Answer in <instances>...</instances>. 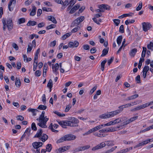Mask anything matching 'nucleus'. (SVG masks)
Segmentation results:
<instances>
[{"label": "nucleus", "instance_id": "1", "mask_svg": "<svg viewBox=\"0 0 153 153\" xmlns=\"http://www.w3.org/2000/svg\"><path fill=\"white\" fill-rule=\"evenodd\" d=\"M45 111H43L39 117L36 120H39V123L37 124L40 127L44 128H46L47 126L46 125L47 122L49 118L46 116L45 117Z\"/></svg>", "mask_w": 153, "mask_h": 153}, {"label": "nucleus", "instance_id": "2", "mask_svg": "<svg viewBox=\"0 0 153 153\" xmlns=\"http://www.w3.org/2000/svg\"><path fill=\"white\" fill-rule=\"evenodd\" d=\"M42 145L43 143L42 142H36L33 143L32 145L34 149H32V151L37 153H40V150L39 148L42 146Z\"/></svg>", "mask_w": 153, "mask_h": 153}, {"label": "nucleus", "instance_id": "3", "mask_svg": "<svg viewBox=\"0 0 153 153\" xmlns=\"http://www.w3.org/2000/svg\"><path fill=\"white\" fill-rule=\"evenodd\" d=\"M85 19L84 16H81L75 20L72 23L71 27H74L78 25Z\"/></svg>", "mask_w": 153, "mask_h": 153}, {"label": "nucleus", "instance_id": "4", "mask_svg": "<svg viewBox=\"0 0 153 153\" xmlns=\"http://www.w3.org/2000/svg\"><path fill=\"white\" fill-rule=\"evenodd\" d=\"M5 19L6 20V24L8 30L9 31L13 29V25L12 19L9 18L7 19Z\"/></svg>", "mask_w": 153, "mask_h": 153}, {"label": "nucleus", "instance_id": "5", "mask_svg": "<svg viewBox=\"0 0 153 153\" xmlns=\"http://www.w3.org/2000/svg\"><path fill=\"white\" fill-rule=\"evenodd\" d=\"M143 28V31L146 32L152 27L151 24L148 22H144L142 23Z\"/></svg>", "mask_w": 153, "mask_h": 153}, {"label": "nucleus", "instance_id": "6", "mask_svg": "<svg viewBox=\"0 0 153 153\" xmlns=\"http://www.w3.org/2000/svg\"><path fill=\"white\" fill-rule=\"evenodd\" d=\"M65 137L66 141H71L75 139L76 137L72 134H68L65 135Z\"/></svg>", "mask_w": 153, "mask_h": 153}, {"label": "nucleus", "instance_id": "7", "mask_svg": "<svg viewBox=\"0 0 153 153\" xmlns=\"http://www.w3.org/2000/svg\"><path fill=\"white\" fill-rule=\"evenodd\" d=\"M16 2V0H11L10 1L8 5V7L10 11H12L13 10V7L15 5Z\"/></svg>", "mask_w": 153, "mask_h": 153}, {"label": "nucleus", "instance_id": "8", "mask_svg": "<svg viewBox=\"0 0 153 153\" xmlns=\"http://www.w3.org/2000/svg\"><path fill=\"white\" fill-rule=\"evenodd\" d=\"M105 143L103 142H102L101 143L98 144L96 146H95L93 147L92 148V150L93 151L97 150L105 147Z\"/></svg>", "mask_w": 153, "mask_h": 153}, {"label": "nucleus", "instance_id": "9", "mask_svg": "<svg viewBox=\"0 0 153 153\" xmlns=\"http://www.w3.org/2000/svg\"><path fill=\"white\" fill-rule=\"evenodd\" d=\"M58 126V125L57 124H54L53 125L52 123H51L48 127V128L50 129H51L52 131L53 132H58V131L53 129V127L55 128H56Z\"/></svg>", "mask_w": 153, "mask_h": 153}, {"label": "nucleus", "instance_id": "10", "mask_svg": "<svg viewBox=\"0 0 153 153\" xmlns=\"http://www.w3.org/2000/svg\"><path fill=\"white\" fill-rule=\"evenodd\" d=\"M98 130H99L98 129V128H97V127L96 126V127H94L93 128H92L90 129L85 133L83 134V136H85L87 135L88 134H89L92 133L93 132H95L96 131H97Z\"/></svg>", "mask_w": 153, "mask_h": 153}, {"label": "nucleus", "instance_id": "11", "mask_svg": "<svg viewBox=\"0 0 153 153\" xmlns=\"http://www.w3.org/2000/svg\"><path fill=\"white\" fill-rule=\"evenodd\" d=\"M59 68V65L58 63H56L55 65L52 64V69L53 72L57 74V70Z\"/></svg>", "mask_w": 153, "mask_h": 153}, {"label": "nucleus", "instance_id": "12", "mask_svg": "<svg viewBox=\"0 0 153 153\" xmlns=\"http://www.w3.org/2000/svg\"><path fill=\"white\" fill-rule=\"evenodd\" d=\"M43 131L40 128L39 129L36 133V134H35V135L34 137V138H38L39 139V138L41 136L42 134H43Z\"/></svg>", "mask_w": 153, "mask_h": 153}, {"label": "nucleus", "instance_id": "13", "mask_svg": "<svg viewBox=\"0 0 153 153\" xmlns=\"http://www.w3.org/2000/svg\"><path fill=\"white\" fill-rule=\"evenodd\" d=\"M98 7L100 9L103 8L106 10H109L110 7L106 4H102L98 5Z\"/></svg>", "mask_w": 153, "mask_h": 153}, {"label": "nucleus", "instance_id": "14", "mask_svg": "<svg viewBox=\"0 0 153 153\" xmlns=\"http://www.w3.org/2000/svg\"><path fill=\"white\" fill-rule=\"evenodd\" d=\"M90 147V146L89 145H86L83 146L79 147L78 148V149H77V151L78 152H79L83 150H84L85 149H88Z\"/></svg>", "mask_w": 153, "mask_h": 153}, {"label": "nucleus", "instance_id": "15", "mask_svg": "<svg viewBox=\"0 0 153 153\" xmlns=\"http://www.w3.org/2000/svg\"><path fill=\"white\" fill-rule=\"evenodd\" d=\"M79 7V6L78 5H75L71 10L70 13L73 14L74 13Z\"/></svg>", "mask_w": 153, "mask_h": 153}, {"label": "nucleus", "instance_id": "16", "mask_svg": "<svg viewBox=\"0 0 153 153\" xmlns=\"http://www.w3.org/2000/svg\"><path fill=\"white\" fill-rule=\"evenodd\" d=\"M70 121L73 123L77 124L79 121L78 119L74 117H71L69 118Z\"/></svg>", "mask_w": 153, "mask_h": 153}, {"label": "nucleus", "instance_id": "17", "mask_svg": "<svg viewBox=\"0 0 153 153\" xmlns=\"http://www.w3.org/2000/svg\"><path fill=\"white\" fill-rule=\"evenodd\" d=\"M48 139V136L45 134H43L39 139L43 142H45Z\"/></svg>", "mask_w": 153, "mask_h": 153}, {"label": "nucleus", "instance_id": "18", "mask_svg": "<svg viewBox=\"0 0 153 153\" xmlns=\"http://www.w3.org/2000/svg\"><path fill=\"white\" fill-rule=\"evenodd\" d=\"M36 8L35 6H32V9L31 12L30 13V15L31 16H34L36 13Z\"/></svg>", "mask_w": 153, "mask_h": 153}, {"label": "nucleus", "instance_id": "19", "mask_svg": "<svg viewBox=\"0 0 153 153\" xmlns=\"http://www.w3.org/2000/svg\"><path fill=\"white\" fill-rule=\"evenodd\" d=\"M44 70L43 73V76L44 77H45L46 76V72L48 70L47 68L48 67L47 66V64L46 63H45L44 64Z\"/></svg>", "mask_w": 153, "mask_h": 153}, {"label": "nucleus", "instance_id": "20", "mask_svg": "<svg viewBox=\"0 0 153 153\" xmlns=\"http://www.w3.org/2000/svg\"><path fill=\"white\" fill-rule=\"evenodd\" d=\"M127 119V118L126 117H123L119 118H118L116 119L117 123H118L120 122H122L124 121Z\"/></svg>", "mask_w": 153, "mask_h": 153}, {"label": "nucleus", "instance_id": "21", "mask_svg": "<svg viewBox=\"0 0 153 153\" xmlns=\"http://www.w3.org/2000/svg\"><path fill=\"white\" fill-rule=\"evenodd\" d=\"M138 96H139L138 94H135L127 97L126 98V100L128 101L134 100L136 98L138 97Z\"/></svg>", "mask_w": 153, "mask_h": 153}, {"label": "nucleus", "instance_id": "22", "mask_svg": "<svg viewBox=\"0 0 153 153\" xmlns=\"http://www.w3.org/2000/svg\"><path fill=\"white\" fill-rule=\"evenodd\" d=\"M48 19L49 21H52L53 23L56 24L57 21L54 17L52 16H49L48 17Z\"/></svg>", "mask_w": 153, "mask_h": 153}, {"label": "nucleus", "instance_id": "23", "mask_svg": "<svg viewBox=\"0 0 153 153\" xmlns=\"http://www.w3.org/2000/svg\"><path fill=\"white\" fill-rule=\"evenodd\" d=\"M66 150V146H63L57 149L56 150L57 153H61Z\"/></svg>", "mask_w": 153, "mask_h": 153}, {"label": "nucleus", "instance_id": "24", "mask_svg": "<svg viewBox=\"0 0 153 153\" xmlns=\"http://www.w3.org/2000/svg\"><path fill=\"white\" fill-rule=\"evenodd\" d=\"M123 39L122 36H119L117 38V42L118 45L119 46L120 45Z\"/></svg>", "mask_w": 153, "mask_h": 153}, {"label": "nucleus", "instance_id": "25", "mask_svg": "<svg viewBox=\"0 0 153 153\" xmlns=\"http://www.w3.org/2000/svg\"><path fill=\"white\" fill-rule=\"evenodd\" d=\"M36 22L34 21H31L30 20L27 24V26H34L37 24Z\"/></svg>", "mask_w": 153, "mask_h": 153}, {"label": "nucleus", "instance_id": "26", "mask_svg": "<svg viewBox=\"0 0 153 153\" xmlns=\"http://www.w3.org/2000/svg\"><path fill=\"white\" fill-rule=\"evenodd\" d=\"M33 131L31 130V129L30 128H27L26 130L25 133L26 134H27V135L29 136L32 133Z\"/></svg>", "mask_w": 153, "mask_h": 153}, {"label": "nucleus", "instance_id": "27", "mask_svg": "<svg viewBox=\"0 0 153 153\" xmlns=\"http://www.w3.org/2000/svg\"><path fill=\"white\" fill-rule=\"evenodd\" d=\"M52 148V146L51 144H49L46 145V151L50 152Z\"/></svg>", "mask_w": 153, "mask_h": 153}, {"label": "nucleus", "instance_id": "28", "mask_svg": "<svg viewBox=\"0 0 153 153\" xmlns=\"http://www.w3.org/2000/svg\"><path fill=\"white\" fill-rule=\"evenodd\" d=\"M137 49L136 48L132 49L130 53V55L131 56H134L137 53Z\"/></svg>", "mask_w": 153, "mask_h": 153}, {"label": "nucleus", "instance_id": "29", "mask_svg": "<svg viewBox=\"0 0 153 153\" xmlns=\"http://www.w3.org/2000/svg\"><path fill=\"white\" fill-rule=\"evenodd\" d=\"M99 117L101 119H104L110 118L108 113L107 114H103L100 115V116Z\"/></svg>", "mask_w": 153, "mask_h": 153}, {"label": "nucleus", "instance_id": "30", "mask_svg": "<svg viewBox=\"0 0 153 153\" xmlns=\"http://www.w3.org/2000/svg\"><path fill=\"white\" fill-rule=\"evenodd\" d=\"M142 109L141 105L137 106L135 108H132L131 110V111L133 112L139 111L140 110Z\"/></svg>", "mask_w": 153, "mask_h": 153}, {"label": "nucleus", "instance_id": "31", "mask_svg": "<svg viewBox=\"0 0 153 153\" xmlns=\"http://www.w3.org/2000/svg\"><path fill=\"white\" fill-rule=\"evenodd\" d=\"M105 143H105V145H106L108 146H112L114 145V141L112 140L106 141L105 142Z\"/></svg>", "mask_w": 153, "mask_h": 153}, {"label": "nucleus", "instance_id": "32", "mask_svg": "<svg viewBox=\"0 0 153 153\" xmlns=\"http://www.w3.org/2000/svg\"><path fill=\"white\" fill-rule=\"evenodd\" d=\"M15 85L17 87H19L21 85L20 81L19 79H18L17 78L16 79Z\"/></svg>", "mask_w": 153, "mask_h": 153}, {"label": "nucleus", "instance_id": "33", "mask_svg": "<svg viewBox=\"0 0 153 153\" xmlns=\"http://www.w3.org/2000/svg\"><path fill=\"white\" fill-rule=\"evenodd\" d=\"M129 107L128 103L125 104L124 105H123L121 106H119L118 107V108L119 109H120L121 110H122V111H123V109L124 108H127L128 107Z\"/></svg>", "mask_w": 153, "mask_h": 153}, {"label": "nucleus", "instance_id": "34", "mask_svg": "<svg viewBox=\"0 0 153 153\" xmlns=\"http://www.w3.org/2000/svg\"><path fill=\"white\" fill-rule=\"evenodd\" d=\"M106 62V60H105L102 61L101 63V69L102 71H103L104 70L105 65Z\"/></svg>", "mask_w": 153, "mask_h": 153}, {"label": "nucleus", "instance_id": "35", "mask_svg": "<svg viewBox=\"0 0 153 153\" xmlns=\"http://www.w3.org/2000/svg\"><path fill=\"white\" fill-rule=\"evenodd\" d=\"M53 82L51 79H50L49 80L47 84V86L49 88H51L53 86Z\"/></svg>", "mask_w": 153, "mask_h": 153}, {"label": "nucleus", "instance_id": "36", "mask_svg": "<svg viewBox=\"0 0 153 153\" xmlns=\"http://www.w3.org/2000/svg\"><path fill=\"white\" fill-rule=\"evenodd\" d=\"M71 34L70 33H66L62 37V39L64 40L65 39L67 38L70 36Z\"/></svg>", "mask_w": 153, "mask_h": 153}, {"label": "nucleus", "instance_id": "37", "mask_svg": "<svg viewBox=\"0 0 153 153\" xmlns=\"http://www.w3.org/2000/svg\"><path fill=\"white\" fill-rule=\"evenodd\" d=\"M33 48V45L31 43H29L28 46V48L27 49V51L28 52H30Z\"/></svg>", "mask_w": 153, "mask_h": 153}, {"label": "nucleus", "instance_id": "38", "mask_svg": "<svg viewBox=\"0 0 153 153\" xmlns=\"http://www.w3.org/2000/svg\"><path fill=\"white\" fill-rule=\"evenodd\" d=\"M94 135L97 136L98 137H104L105 136V134H101L98 133H96L94 134Z\"/></svg>", "mask_w": 153, "mask_h": 153}, {"label": "nucleus", "instance_id": "39", "mask_svg": "<svg viewBox=\"0 0 153 153\" xmlns=\"http://www.w3.org/2000/svg\"><path fill=\"white\" fill-rule=\"evenodd\" d=\"M65 140V136L63 137H62L61 138L59 139L58 140L56 141V143H60L62 142Z\"/></svg>", "mask_w": 153, "mask_h": 153}, {"label": "nucleus", "instance_id": "40", "mask_svg": "<svg viewBox=\"0 0 153 153\" xmlns=\"http://www.w3.org/2000/svg\"><path fill=\"white\" fill-rule=\"evenodd\" d=\"M47 106L43 105H40L37 108L40 110H45L46 109Z\"/></svg>", "mask_w": 153, "mask_h": 153}, {"label": "nucleus", "instance_id": "41", "mask_svg": "<svg viewBox=\"0 0 153 153\" xmlns=\"http://www.w3.org/2000/svg\"><path fill=\"white\" fill-rule=\"evenodd\" d=\"M142 2L140 1L138 6H137L136 8V10L137 11L140 10L142 9Z\"/></svg>", "mask_w": 153, "mask_h": 153}, {"label": "nucleus", "instance_id": "42", "mask_svg": "<svg viewBox=\"0 0 153 153\" xmlns=\"http://www.w3.org/2000/svg\"><path fill=\"white\" fill-rule=\"evenodd\" d=\"M108 49H104L102 51V53L101 55V56H103L106 55L108 53Z\"/></svg>", "mask_w": 153, "mask_h": 153}, {"label": "nucleus", "instance_id": "43", "mask_svg": "<svg viewBox=\"0 0 153 153\" xmlns=\"http://www.w3.org/2000/svg\"><path fill=\"white\" fill-rule=\"evenodd\" d=\"M143 50L142 53V57L143 58L145 57L146 54V47H143Z\"/></svg>", "mask_w": 153, "mask_h": 153}, {"label": "nucleus", "instance_id": "44", "mask_svg": "<svg viewBox=\"0 0 153 153\" xmlns=\"http://www.w3.org/2000/svg\"><path fill=\"white\" fill-rule=\"evenodd\" d=\"M80 29V27L77 26L76 27L74 28L71 30V33H74L78 31V30Z\"/></svg>", "mask_w": 153, "mask_h": 153}, {"label": "nucleus", "instance_id": "45", "mask_svg": "<svg viewBox=\"0 0 153 153\" xmlns=\"http://www.w3.org/2000/svg\"><path fill=\"white\" fill-rule=\"evenodd\" d=\"M42 10L43 11H45L46 12H52V10L50 8H47L46 7H43L42 8Z\"/></svg>", "mask_w": 153, "mask_h": 153}, {"label": "nucleus", "instance_id": "46", "mask_svg": "<svg viewBox=\"0 0 153 153\" xmlns=\"http://www.w3.org/2000/svg\"><path fill=\"white\" fill-rule=\"evenodd\" d=\"M2 23L3 25V30L5 31L7 27L6 24V20L5 19H4L2 20Z\"/></svg>", "mask_w": 153, "mask_h": 153}, {"label": "nucleus", "instance_id": "47", "mask_svg": "<svg viewBox=\"0 0 153 153\" xmlns=\"http://www.w3.org/2000/svg\"><path fill=\"white\" fill-rule=\"evenodd\" d=\"M152 141H153V138L152 139H148L147 140L144 141L142 143H143V145H144L147 144L148 143H149L150 142Z\"/></svg>", "mask_w": 153, "mask_h": 153}, {"label": "nucleus", "instance_id": "48", "mask_svg": "<svg viewBox=\"0 0 153 153\" xmlns=\"http://www.w3.org/2000/svg\"><path fill=\"white\" fill-rule=\"evenodd\" d=\"M56 26V25L55 24H51L47 27L46 29L47 30H49L53 28H54Z\"/></svg>", "mask_w": 153, "mask_h": 153}, {"label": "nucleus", "instance_id": "49", "mask_svg": "<svg viewBox=\"0 0 153 153\" xmlns=\"http://www.w3.org/2000/svg\"><path fill=\"white\" fill-rule=\"evenodd\" d=\"M120 127V126H117L115 127H110V132H113L117 130V128H119Z\"/></svg>", "mask_w": 153, "mask_h": 153}, {"label": "nucleus", "instance_id": "50", "mask_svg": "<svg viewBox=\"0 0 153 153\" xmlns=\"http://www.w3.org/2000/svg\"><path fill=\"white\" fill-rule=\"evenodd\" d=\"M113 111L114 113V115L115 116L120 113L122 111V110H121L120 109H119L117 110Z\"/></svg>", "mask_w": 153, "mask_h": 153}, {"label": "nucleus", "instance_id": "51", "mask_svg": "<svg viewBox=\"0 0 153 153\" xmlns=\"http://www.w3.org/2000/svg\"><path fill=\"white\" fill-rule=\"evenodd\" d=\"M149 67L148 66H145L143 68V72L147 73L149 70Z\"/></svg>", "mask_w": 153, "mask_h": 153}, {"label": "nucleus", "instance_id": "52", "mask_svg": "<svg viewBox=\"0 0 153 153\" xmlns=\"http://www.w3.org/2000/svg\"><path fill=\"white\" fill-rule=\"evenodd\" d=\"M113 21L116 25L118 26L120 23V20L118 19H114L113 20Z\"/></svg>", "mask_w": 153, "mask_h": 153}, {"label": "nucleus", "instance_id": "53", "mask_svg": "<svg viewBox=\"0 0 153 153\" xmlns=\"http://www.w3.org/2000/svg\"><path fill=\"white\" fill-rule=\"evenodd\" d=\"M31 128L34 131H36L37 129L36 124L34 123H33L31 124Z\"/></svg>", "mask_w": 153, "mask_h": 153}, {"label": "nucleus", "instance_id": "54", "mask_svg": "<svg viewBox=\"0 0 153 153\" xmlns=\"http://www.w3.org/2000/svg\"><path fill=\"white\" fill-rule=\"evenodd\" d=\"M147 48L149 49L153 50V43L151 42L147 45Z\"/></svg>", "mask_w": 153, "mask_h": 153}, {"label": "nucleus", "instance_id": "55", "mask_svg": "<svg viewBox=\"0 0 153 153\" xmlns=\"http://www.w3.org/2000/svg\"><path fill=\"white\" fill-rule=\"evenodd\" d=\"M135 21L134 20H127L125 21V23L126 25H128L130 23H133Z\"/></svg>", "mask_w": 153, "mask_h": 153}, {"label": "nucleus", "instance_id": "56", "mask_svg": "<svg viewBox=\"0 0 153 153\" xmlns=\"http://www.w3.org/2000/svg\"><path fill=\"white\" fill-rule=\"evenodd\" d=\"M54 113L59 117H62L65 116V114H61V113L56 111L54 112Z\"/></svg>", "mask_w": 153, "mask_h": 153}, {"label": "nucleus", "instance_id": "57", "mask_svg": "<svg viewBox=\"0 0 153 153\" xmlns=\"http://www.w3.org/2000/svg\"><path fill=\"white\" fill-rule=\"evenodd\" d=\"M141 105V106L142 108V109L149 106V104H148V102H147L146 103H145L143 105Z\"/></svg>", "mask_w": 153, "mask_h": 153}, {"label": "nucleus", "instance_id": "58", "mask_svg": "<svg viewBox=\"0 0 153 153\" xmlns=\"http://www.w3.org/2000/svg\"><path fill=\"white\" fill-rule=\"evenodd\" d=\"M130 15L129 14H124L118 17L119 19H122L124 17L130 16Z\"/></svg>", "mask_w": 153, "mask_h": 153}, {"label": "nucleus", "instance_id": "59", "mask_svg": "<svg viewBox=\"0 0 153 153\" xmlns=\"http://www.w3.org/2000/svg\"><path fill=\"white\" fill-rule=\"evenodd\" d=\"M41 74V72L40 71L37 70L35 72V75L36 76H40Z\"/></svg>", "mask_w": 153, "mask_h": 153}, {"label": "nucleus", "instance_id": "60", "mask_svg": "<svg viewBox=\"0 0 153 153\" xmlns=\"http://www.w3.org/2000/svg\"><path fill=\"white\" fill-rule=\"evenodd\" d=\"M17 120L22 121L24 119V117L23 116L21 115L18 116L16 117Z\"/></svg>", "mask_w": 153, "mask_h": 153}, {"label": "nucleus", "instance_id": "61", "mask_svg": "<svg viewBox=\"0 0 153 153\" xmlns=\"http://www.w3.org/2000/svg\"><path fill=\"white\" fill-rule=\"evenodd\" d=\"M119 31L122 33H124V26L123 25H121L120 27Z\"/></svg>", "mask_w": 153, "mask_h": 153}, {"label": "nucleus", "instance_id": "62", "mask_svg": "<svg viewBox=\"0 0 153 153\" xmlns=\"http://www.w3.org/2000/svg\"><path fill=\"white\" fill-rule=\"evenodd\" d=\"M135 80L137 81V83H139L140 82V75L137 76L135 78Z\"/></svg>", "mask_w": 153, "mask_h": 153}, {"label": "nucleus", "instance_id": "63", "mask_svg": "<svg viewBox=\"0 0 153 153\" xmlns=\"http://www.w3.org/2000/svg\"><path fill=\"white\" fill-rule=\"evenodd\" d=\"M71 105H67L66 108L65 110V112H68L70 109L71 108Z\"/></svg>", "mask_w": 153, "mask_h": 153}, {"label": "nucleus", "instance_id": "64", "mask_svg": "<svg viewBox=\"0 0 153 153\" xmlns=\"http://www.w3.org/2000/svg\"><path fill=\"white\" fill-rule=\"evenodd\" d=\"M13 47L15 49L16 51H17L19 49V47L17 44L15 43H13L12 45Z\"/></svg>", "mask_w": 153, "mask_h": 153}]
</instances>
